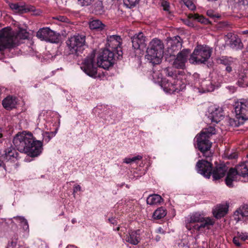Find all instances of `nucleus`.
<instances>
[{
  "label": "nucleus",
  "mask_w": 248,
  "mask_h": 248,
  "mask_svg": "<svg viewBox=\"0 0 248 248\" xmlns=\"http://www.w3.org/2000/svg\"><path fill=\"white\" fill-rule=\"evenodd\" d=\"M215 220L209 217H204L199 213H195L191 216L189 225H186L188 229L193 228L194 231L202 232L205 230H209L215 224Z\"/></svg>",
  "instance_id": "obj_6"
},
{
  "label": "nucleus",
  "mask_w": 248,
  "mask_h": 248,
  "mask_svg": "<svg viewBox=\"0 0 248 248\" xmlns=\"http://www.w3.org/2000/svg\"><path fill=\"white\" fill-rule=\"evenodd\" d=\"M239 240L248 243V233L246 232H237L236 233V235L233 238L232 242L233 244L238 247H240L242 245Z\"/></svg>",
  "instance_id": "obj_23"
},
{
  "label": "nucleus",
  "mask_w": 248,
  "mask_h": 248,
  "mask_svg": "<svg viewBox=\"0 0 248 248\" xmlns=\"http://www.w3.org/2000/svg\"><path fill=\"white\" fill-rule=\"evenodd\" d=\"M156 232L158 233H164V231L161 227H159L157 229Z\"/></svg>",
  "instance_id": "obj_50"
},
{
  "label": "nucleus",
  "mask_w": 248,
  "mask_h": 248,
  "mask_svg": "<svg viewBox=\"0 0 248 248\" xmlns=\"http://www.w3.org/2000/svg\"><path fill=\"white\" fill-rule=\"evenodd\" d=\"M80 190H81V186L78 185L75 186L74 187L73 192L74 193L77 192L78 191H80Z\"/></svg>",
  "instance_id": "obj_47"
},
{
  "label": "nucleus",
  "mask_w": 248,
  "mask_h": 248,
  "mask_svg": "<svg viewBox=\"0 0 248 248\" xmlns=\"http://www.w3.org/2000/svg\"><path fill=\"white\" fill-rule=\"evenodd\" d=\"M191 17L195 20L204 25L211 24V22L208 18H206L202 15H200L198 14L191 15Z\"/></svg>",
  "instance_id": "obj_30"
},
{
  "label": "nucleus",
  "mask_w": 248,
  "mask_h": 248,
  "mask_svg": "<svg viewBox=\"0 0 248 248\" xmlns=\"http://www.w3.org/2000/svg\"><path fill=\"white\" fill-rule=\"evenodd\" d=\"M190 53V50L188 49H184L180 51L173 62V66L177 69H184Z\"/></svg>",
  "instance_id": "obj_14"
},
{
  "label": "nucleus",
  "mask_w": 248,
  "mask_h": 248,
  "mask_svg": "<svg viewBox=\"0 0 248 248\" xmlns=\"http://www.w3.org/2000/svg\"><path fill=\"white\" fill-rule=\"evenodd\" d=\"M161 6L163 7V9L164 11L168 12L170 13V3L166 0H163L161 3Z\"/></svg>",
  "instance_id": "obj_42"
},
{
  "label": "nucleus",
  "mask_w": 248,
  "mask_h": 248,
  "mask_svg": "<svg viewBox=\"0 0 248 248\" xmlns=\"http://www.w3.org/2000/svg\"><path fill=\"white\" fill-rule=\"evenodd\" d=\"M248 217V205L241 206L234 213V217L237 221L243 219L244 217Z\"/></svg>",
  "instance_id": "obj_22"
},
{
  "label": "nucleus",
  "mask_w": 248,
  "mask_h": 248,
  "mask_svg": "<svg viewBox=\"0 0 248 248\" xmlns=\"http://www.w3.org/2000/svg\"><path fill=\"white\" fill-rule=\"evenodd\" d=\"M169 48L171 52L180 50L182 46V40L179 36H175L168 40Z\"/></svg>",
  "instance_id": "obj_18"
},
{
  "label": "nucleus",
  "mask_w": 248,
  "mask_h": 248,
  "mask_svg": "<svg viewBox=\"0 0 248 248\" xmlns=\"http://www.w3.org/2000/svg\"><path fill=\"white\" fill-rule=\"evenodd\" d=\"M237 176L236 172L234 171V169L233 168H230L228 170L225 180L226 185L229 187H232V182L236 180Z\"/></svg>",
  "instance_id": "obj_25"
},
{
  "label": "nucleus",
  "mask_w": 248,
  "mask_h": 248,
  "mask_svg": "<svg viewBox=\"0 0 248 248\" xmlns=\"http://www.w3.org/2000/svg\"><path fill=\"white\" fill-rule=\"evenodd\" d=\"M116 230L118 231L119 230V227H117Z\"/></svg>",
  "instance_id": "obj_60"
},
{
  "label": "nucleus",
  "mask_w": 248,
  "mask_h": 248,
  "mask_svg": "<svg viewBox=\"0 0 248 248\" xmlns=\"http://www.w3.org/2000/svg\"><path fill=\"white\" fill-rule=\"evenodd\" d=\"M208 118L212 123H217L223 118V111L221 108L216 106H212L209 109Z\"/></svg>",
  "instance_id": "obj_16"
},
{
  "label": "nucleus",
  "mask_w": 248,
  "mask_h": 248,
  "mask_svg": "<svg viewBox=\"0 0 248 248\" xmlns=\"http://www.w3.org/2000/svg\"><path fill=\"white\" fill-rule=\"evenodd\" d=\"M71 222L73 224H75L77 222V220L76 218H73L71 220Z\"/></svg>",
  "instance_id": "obj_53"
},
{
  "label": "nucleus",
  "mask_w": 248,
  "mask_h": 248,
  "mask_svg": "<svg viewBox=\"0 0 248 248\" xmlns=\"http://www.w3.org/2000/svg\"><path fill=\"white\" fill-rule=\"evenodd\" d=\"M202 86L207 92H213L215 89V85L212 81L205 80L202 83Z\"/></svg>",
  "instance_id": "obj_31"
},
{
  "label": "nucleus",
  "mask_w": 248,
  "mask_h": 248,
  "mask_svg": "<svg viewBox=\"0 0 248 248\" xmlns=\"http://www.w3.org/2000/svg\"><path fill=\"white\" fill-rule=\"evenodd\" d=\"M247 78L246 77L240 78L237 81L238 86L241 87H245L246 86H248V83L247 81Z\"/></svg>",
  "instance_id": "obj_41"
},
{
  "label": "nucleus",
  "mask_w": 248,
  "mask_h": 248,
  "mask_svg": "<svg viewBox=\"0 0 248 248\" xmlns=\"http://www.w3.org/2000/svg\"><path fill=\"white\" fill-rule=\"evenodd\" d=\"M122 41L121 36L109 34V68L123 58Z\"/></svg>",
  "instance_id": "obj_8"
},
{
  "label": "nucleus",
  "mask_w": 248,
  "mask_h": 248,
  "mask_svg": "<svg viewBox=\"0 0 248 248\" xmlns=\"http://www.w3.org/2000/svg\"><path fill=\"white\" fill-rule=\"evenodd\" d=\"M36 36L41 40L52 43L57 42L58 39L56 32L47 27L40 29L36 33Z\"/></svg>",
  "instance_id": "obj_13"
},
{
  "label": "nucleus",
  "mask_w": 248,
  "mask_h": 248,
  "mask_svg": "<svg viewBox=\"0 0 248 248\" xmlns=\"http://www.w3.org/2000/svg\"><path fill=\"white\" fill-rule=\"evenodd\" d=\"M142 158V156L141 155H137L136 156H134L132 158L130 157H126L124 160V162L126 164H132L133 163L137 162V161H139L141 160Z\"/></svg>",
  "instance_id": "obj_37"
},
{
  "label": "nucleus",
  "mask_w": 248,
  "mask_h": 248,
  "mask_svg": "<svg viewBox=\"0 0 248 248\" xmlns=\"http://www.w3.org/2000/svg\"><path fill=\"white\" fill-rule=\"evenodd\" d=\"M140 230L131 231L126 235V241L133 245H138L140 241Z\"/></svg>",
  "instance_id": "obj_19"
},
{
  "label": "nucleus",
  "mask_w": 248,
  "mask_h": 248,
  "mask_svg": "<svg viewBox=\"0 0 248 248\" xmlns=\"http://www.w3.org/2000/svg\"><path fill=\"white\" fill-rule=\"evenodd\" d=\"M197 148L200 151L206 159L199 160L196 166L197 172L204 177L209 178L212 175L213 180L217 181L224 177L228 170V167L225 164H216L213 167L210 162L212 154L210 152L212 142L208 136H204L201 133L197 135L196 137Z\"/></svg>",
  "instance_id": "obj_1"
},
{
  "label": "nucleus",
  "mask_w": 248,
  "mask_h": 248,
  "mask_svg": "<svg viewBox=\"0 0 248 248\" xmlns=\"http://www.w3.org/2000/svg\"><path fill=\"white\" fill-rule=\"evenodd\" d=\"M2 137V129L0 128V138Z\"/></svg>",
  "instance_id": "obj_55"
},
{
  "label": "nucleus",
  "mask_w": 248,
  "mask_h": 248,
  "mask_svg": "<svg viewBox=\"0 0 248 248\" xmlns=\"http://www.w3.org/2000/svg\"><path fill=\"white\" fill-rule=\"evenodd\" d=\"M220 63L227 66L231 65L232 63V61L231 60V58H229L227 57H222L220 59Z\"/></svg>",
  "instance_id": "obj_40"
},
{
  "label": "nucleus",
  "mask_w": 248,
  "mask_h": 248,
  "mask_svg": "<svg viewBox=\"0 0 248 248\" xmlns=\"http://www.w3.org/2000/svg\"><path fill=\"white\" fill-rule=\"evenodd\" d=\"M15 218L20 222L21 226L25 231L28 232H29V226L28 221L24 217H15Z\"/></svg>",
  "instance_id": "obj_34"
},
{
  "label": "nucleus",
  "mask_w": 248,
  "mask_h": 248,
  "mask_svg": "<svg viewBox=\"0 0 248 248\" xmlns=\"http://www.w3.org/2000/svg\"><path fill=\"white\" fill-rule=\"evenodd\" d=\"M236 120L230 119V124L232 126H238L240 120L242 121L248 119V101L243 100L238 102L234 108Z\"/></svg>",
  "instance_id": "obj_9"
},
{
  "label": "nucleus",
  "mask_w": 248,
  "mask_h": 248,
  "mask_svg": "<svg viewBox=\"0 0 248 248\" xmlns=\"http://www.w3.org/2000/svg\"><path fill=\"white\" fill-rule=\"evenodd\" d=\"M15 148L31 157L39 155L43 150V142L36 140L30 132L17 134L13 140Z\"/></svg>",
  "instance_id": "obj_3"
},
{
  "label": "nucleus",
  "mask_w": 248,
  "mask_h": 248,
  "mask_svg": "<svg viewBox=\"0 0 248 248\" xmlns=\"http://www.w3.org/2000/svg\"><path fill=\"white\" fill-rule=\"evenodd\" d=\"M3 162L1 159H0V166H2Z\"/></svg>",
  "instance_id": "obj_58"
},
{
  "label": "nucleus",
  "mask_w": 248,
  "mask_h": 248,
  "mask_svg": "<svg viewBox=\"0 0 248 248\" xmlns=\"http://www.w3.org/2000/svg\"><path fill=\"white\" fill-rule=\"evenodd\" d=\"M166 215V210L165 208L160 207L154 211L153 215V217L155 219H160L165 217Z\"/></svg>",
  "instance_id": "obj_29"
},
{
  "label": "nucleus",
  "mask_w": 248,
  "mask_h": 248,
  "mask_svg": "<svg viewBox=\"0 0 248 248\" xmlns=\"http://www.w3.org/2000/svg\"><path fill=\"white\" fill-rule=\"evenodd\" d=\"M207 1H217V0H207Z\"/></svg>",
  "instance_id": "obj_59"
},
{
  "label": "nucleus",
  "mask_w": 248,
  "mask_h": 248,
  "mask_svg": "<svg viewBox=\"0 0 248 248\" xmlns=\"http://www.w3.org/2000/svg\"><path fill=\"white\" fill-rule=\"evenodd\" d=\"M104 12L102 2L101 1H97L93 5V13L95 15H101Z\"/></svg>",
  "instance_id": "obj_32"
},
{
  "label": "nucleus",
  "mask_w": 248,
  "mask_h": 248,
  "mask_svg": "<svg viewBox=\"0 0 248 248\" xmlns=\"http://www.w3.org/2000/svg\"><path fill=\"white\" fill-rule=\"evenodd\" d=\"M247 157L248 158V154L247 155Z\"/></svg>",
  "instance_id": "obj_62"
},
{
  "label": "nucleus",
  "mask_w": 248,
  "mask_h": 248,
  "mask_svg": "<svg viewBox=\"0 0 248 248\" xmlns=\"http://www.w3.org/2000/svg\"><path fill=\"white\" fill-rule=\"evenodd\" d=\"M207 15L211 18H219L220 16L217 14H215L213 10H210L207 11Z\"/></svg>",
  "instance_id": "obj_44"
},
{
  "label": "nucleus",
  "mask_w": 248,
  "mask_h": 248,
  "mask_svg": "<svg viewBox=\"0 0 248 248\" xmlns=\"http://www.w3.org/2000/svg\"><path fill=\"white\" fill-rule=\"evenodd\" d=\"M179 248H189V246L186 240H183L178 244Z\"/></svg>",
  "instance_id": "obj_43"
},
{
  "label": "nucleus",
  "mask_w": 248,
  "mask_h": 248,
  "mask_svg": "<svg viewBox=\"0 0 248 248\" xmlns=\"http://www.w3.org/2000/svg\"><path fill=\"white\" fill-rule=\"evenodd\" d=\"M211 50L206 46H197L190 55L189 62L193 64L204 63L210 57Z\"/></svg>",
  "instance_id": "obj_10"
},
{
  "label": "nucleus",
  "mask_w": 248,
  "mask_h": 248,
  "mask_svg": "<svg viewBox=\"0 0 248 248\" xmlns=\"http://www.w3.org/2000/svg\"><path fill=\"white\" fill-rule=\"evenodd\" d=\"M140 0H124V5L129 8L135 7L138 4Z\"/></svg>",
  "instance_id": "obj_38"
},
{
  "label": "nucleus",
  "mask_w": 248,
  "mask_h": 248,
  "mask_svg": "<svg viewBox=\"0 0 248 248\" xmlns=\"http://www.w3.org/2000/svg\"><path fill=\"white\" fill-rule=\"evenodd\" d=\"M163 199L158 194H153L149 195L147 198L146 202L148 204L154 205L163 202Z\"/></svg>",
  "instance_id": "obj_27"
},
{
  "label": "nucleus",
  "mask_w": 248,
  "mask_h": 248,
  "mask_svg": "<svg viewBox=\"0 0 248 248\" xmlns=\"http://www.w3.org/2000/svg\"><path fill=\"white\" fill-rule=\"evenodd\" d=\"M169 68H167L165 70V71L166 73H167V72H168V76L171 77L172 74H173V73H171V74H170V73L169 72Z\"/></svg>",
  "instance_id": "obj_51"
},
{
  "label": "nucleus",
  "mask_w": 248,
  "mask_h": 248,
  "mask_svg": "<svg viewBox=\"0 0 248 248\" xmlns=\"http://www.w3.org/2000/svg\"><path fill=\"white\" fill-rule=\"evenodd\" d=\"M239 4L243 5H247L248 4V0H239Z\"/></svg>",
  "instance_id": "obj_48"
},
{
  "label": "nucleus",
  "mask_w": 248,
  "mask_h": 248,
  "mask_svg": "<svg viewBox=\"0 0 248 248\" xmlns=\"http://www.w3.org/2000/svg\"><path fill=\"white\" fill-rule=\"evenodd\" d=\"M17 103V98L11 95L7 96L2 102L3 107L7 110H10L15 108Z\"/></svg>",
  "instance_id": "obj_20"
},
{
  "label": "nucleus",
  "mask_w": 248,
  "mask_h": 248,
  "mask_svg": "<svg viewBox=\"0 0 248 248\" xmlns=\"http://www.w3.org/2000/svg\"><path fill=\"white\" fill-rule=\"evenodd\" d=\"M29 33L26 29L18 27L16 31L8 28L0 30V51L13 48L18 46L20 40L27 39Z\"/></svg>",
  "instance_id": "obj_4"
},
{
  "label": "nucleus",
  "mask_w": 248,
  "mask_h": 248,
  "mask_svg": "<svg viewBox=\"0 0 248 248\" xmlns=\"http://www.w3.org/2000/svg\"><path fill=\"white\" fill-rule=\"evenodd\" d=\"M182 81L181 80H174L173 82L170 81L166 78H163L161 81V86L163 90L170 93H178L182 91L185 86L182 87L181 85Z\"/></svg>",
  "instance_id": "obj_12"
},
{
  "label": "nucleus",
  "mask_w": 248,
  "mask_h": 248,
  "mask_svg": "<svg viewBox=\"0 0 248 248\" xmlns=\"http://www.w3.org/2000/svg\"><path fill=\"white\" fill-rule=\"evenodd\" d=\"M77 4L80 6L90 5L94 0H75Z\"/></svg>",
  "instance_id": "obj_39"
},
{
  "label": "nucleus",
  "mask_w": 248,
  "mask_h": 248,
  "mask_svg": "<svg viewBox=\"0 0 248 248\" xmlns=\"http://www.w3.org/2000/svg\"><path fill=\"white\" fill-rule=\"evenodd\" d=\"M183 2L185 3L186 5L189 8L192 9L194 7V5L191 1L189 0H182Z\"/></svg>",
  "instance_id": "obj_46"
},
{
  "label": "nucleus",
  "mask_w": 248,
  "mask_h": 248,
  "mask_svg": "<svg viewBox=\"0 0 248 248\" xmlns=\"http://www.w3.org/2000/svg\"><path fill=\"white\" fill-rule=\"evenodd\" d=\"M229 205L220 204L217 205L213 211L214 216L217 219L224 217L228 212Z\"/></svg>",
  "instance_id": "obj_21"
},
{
  "label": "nucleus",
  "mask_w": 248,
  "mask_h": 248,
  "mask_svg": "<svg viewBox=\"0 0 248 248\" xmlns=\"http://www.w3.org/2000/svg\"><path fill=\"white\" fill-rule=\"evenodd\" d=\"M67 49L65 53L67 55H73L74 57L82 56L84 51L88 48V45L86 43V36L83 34H79L71 36L66 42Z\"/></svg>",
  "instance_id": "obj_5"
},
{
  "label": "nucleus",
  "mask_w": 248,
  "mask_h": 248,
  "mask_svg": "<svg viewBox=\"0 0 248 248\" xmlns=\"http://www.w3.org/2000/svg\"><path fill=\"white\" fill-rule=\"evenodd\" d=\"M221 24L222 25V26H223V27L227 26L228 25L227 23L226 22H222L221 23Z\"/></svg>",
  "instance_id": "obj_56"
},
{
  "label": "nucleus",
  "mask_w": 248,
  "mask_h": 248,
  "mask_svg": "<svg viewBox=\"0 0 248 248\" xmlns=\"http://www.w3.org/2000/svg\"><path fill=\"white\" fill-rule=\"evenodd\" d=\"M53 18L54 19H56L59 21L66 22L68 19L65 16H58L54 17Z\"/></svg>",
  "instance_id": "obj_45"
},
{
  "label": "nucleus",
  "mask_w": 248,
  "mask_h": 248,
  "mask_svg": "<svg viewBox=\"0 0 248 248\" xmlns=\"http://www.w3.org/2000/svg\"><path fill=\"white\" fill-rule=\"evenodd\" d=\"M216 133V129L213 126H209L208 127L203 129L200 133L204 136H208V137H210Z\"/></svg>",
  "instance_id": "obj_33"
},
{
  "label": "nucleus",
  "mask_w": 248,
  "mask_h": 248,
  "mask_svg": "<svg viewBox=\"0 0 248 248\" xmlns=\"http://www.w3.org/2000/svg\"><path fill=\"white\" fill-rule=\"evenodd\" d=\"M108 44V36L106 37V46L102 50L97 57V62L94 61L95 51L93 50L82 62L80 67L81 70L87 75L92 78L96 77L98 73L97 67L103 69L105 71H102V74H98L100 78H103L107 74V71L108 70V48L107 45Z\"/></svg>",
  "instance_id": "obj_2"
},
{
  "label": "nucleus",
  "mask_w": 248,
  "mask_h": 248,
  "mask_svg": "<svg viewBox=\"0 0 248 248\" xmlns=\"http://www.w3.org/2000/svg\"><path fill=\"white\" fill-rule=\"evenodd\" d=\"M132 47L134 49L143 50L146 47L147 38L142 32L135 34L131 38Z\"/></svg>",
  "instance_id": "obj_15"
},
{
  "label": "nucleus",
  "mask_w": 248,
  "mask_h": 248,
  "mask_svg": "<svg viewBox=\"0 0 248 248\" xmlns=\"http://www.w3.org/2000/svg\"><path fill=\"white\" fill-rule=\"evenodd\" d=\"M105 26V25L98 19H93L89 22V27L92 30L101 31L104 29Z\"/></svg>",
  "instance_id": "obj_26"
},
{
  "label": "nucleus",
  "mask_w": 248,
  "mask_h": 248,
  "mask_svg": "<svg viewBox=\"0 0 248 248\" xmlns=\"http://www.w3.org/2000/svg\"><path fill=\"white\" fill-rule=\"evenodd\" d=\"M2 207L1 206H0V210L1 209Z\"/></svg>",
  "instance_id": "obj_61"
},
{
  "label": "nucleus",
  "mask_w": 248,
  "mask_h": 248,
  "mask_svg": "<svg viewBox=\"0 0 248 248\" xmlns=\"http://www.w3.org/2000/svg\"><path fill=\"white\" fill-rule=\"evenodd\" d=\"M164 48V44L160 40L153 39L147 48L146 58L154 65L159 64L163 56Z\"/></svg>",
  "instance_id": "obj_7"
},
{
  "label": "nucleus",
  "mask_w": 248,
  "mask_h": 248,
  "mask_svg": "<svg viewBox=\"0 0 248 248\" xmlns=\"http://www.w3.org/2000/svg\"><path fill=\"white\" fill-rule=\"evenodd\" d=\"M18 239V235L17 234H14L9 241L7 248H17L16 246Z\"/></svg>",
  "instance_id": "obj_35"
},
{
  "label": "nucleus",
  "mask_w": 248,
  "mask_h": 248,
  "mask_svg": "<svg viewBox=\"0 0 248 248\" xmlns=\"http://www.w3.org/2000/svg\"><path fill=\"white\" fill-rule=\"evenodd\" d=\"M226 38L228 39L227 41L228 45L233 49H241L243 44L238 36L232 33H228L226 35Z\"/></svg>",
  "instance_id": "obj_17"
},
{
  "label": "nucleus",
  "mask_w": 248,
  "mask_h": 248,
  "mask_svg": "<svg viewBox=\"0 0 248 248\" xmlns=\"http://www.w3.org/2000/svg\"><path fill=\"white\" fill-rule=\"evenodd\" d=\"M17 248H25L23 246L18 245Z\"/></svg>",
  "instance_id": "obj_57"
},
{
  "label": "nucleus",
  "mask_w": 248,
  "mask_h": 248,
  "mask_svg": "<svg viewBox=\"0 0 248 248\" xmlns=\"http://www.w3.org/2000/svg\"><path fill=\"white\" fill-rule=\"evenodd\" d=\"M55 135V133L53 132H45L42 133L43 141L48 143L53 137Z\"/></svg>",
  "instance_id": "obj_36"
},
{
  "label": "nucleus",
  "mask_w": 248,
  "mask_h": 248,
  "mask_svg": "<svg viewBox=\"0 0 248 248\" xmlns=\"http://www.w3.org/2000/svg\"><path fill=\"white\" fill-rule=\"evenodd\" d=\"M155 240L156 241H159L160 240V236L159 235H156L155 236Z\"/></svg>",
  "instance_id": "obj_52"
},
{
  "label": "nucleus",
  "mask_w": 248,
  "mask_h": 248,
  "mask_svg": "<svg viewBox=\"0 0 248 248\" xmlns=\"http://www.w3.org/2000/svg\"><path fill=\"white\" fill-rule=\"evenodd\" d=\"M243 34H248V30L243 31Z\"/></svg>",
  "instance_id": "obj_54"
},
{
  "label": "nucleus",
  "mask_w": 248,
  "mask_h": 248,
  "mask_svg": "<svg viewBox=\"0 0 248 248\" xmlns=\"http://www.w3.org/2000/svg\"><path fill=\"white\" fill-rule=\"evenodd\" d=\"M225 70L228 73H230L232 71V67L231 65H227L225 68Z\"/></svg>",
  "instance_id": "obj_49"
},
{
  "label": "nucleus",
  "mask_w": 248,
  "mask_h": 248,
  "mask_svg": "<svg viewBox=\"0 0 248 248\" xmlns=\"http://www.w3.org/2000/svg\"><path fill=\"white\" fill-rule=\"evenodd\" d=\"M234 171L236 172V175H240L243 177L248 176V162H244L238 164Z\"/></svg>",
  "instance_id": "obj_24"
},
{
  "label": "nucleus",
  "mask_w": 248,
  "mask_h": 248,
  "mask_svg": "<svg viewBox=\"0 0 248 248\" xmlns=\"http://www.w3.org/2000/svg\"><path fill=\"white\" fill-rule=\"evenodd\" d=\"M10 7L15 12L20 14L25 13L30 11L28 8H26L25 5H20L18 3H11Z\"/></svg>",
  "instance_id": "obj_28"
},
{
  "label": "nucleus",
  "mask_w": 248,
  "mask_h": 248,
  "mask_svg": "<svg viewBox=\"0 0 248 248\" xmlns=\"http://www.w3.org/2000/svg\"><path fill=\"white\" fill-rule=\"evenodd\" d=\"M16 150H17L12 146L5 149L4 154L2 156V165L6 170L7 169L11 170L12 166L16 165V162L19 158V154Z\"/></svg>",
  "instance_id": "obj_11"
}]
</instances>
